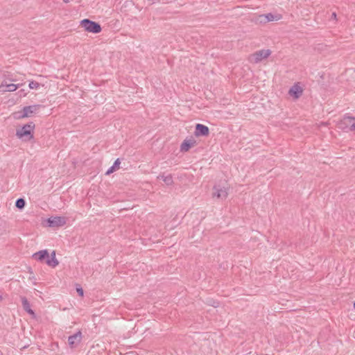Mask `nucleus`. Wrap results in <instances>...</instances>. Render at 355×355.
<instances>
[{"label": "nucleus", "mask_w": 355, "mask_h": 355, "mask_svg": "<svg viewBox=\"0 0 355 355\" xmlns=\"http://www.w3.org/2000/svg\"><path fill=\"white\" fill-rule=\"evenodd\" d=\"M196 144V141L194 138L190 137L187 138L183 141L182 144L180 145V151L181 152H187L189 149L194 146Z\"/></svg>", "instance_id": "obj_11"}, {"label": "nucleus", "mask_w": 355, "mask_h": 355, "mask_svg": "<svg viewBox=\"0 0 355 355\" xmlns=\"http://www.w3.org/2000/svg\"><path fill=\"white\" fill-rule=\"evenodd\" d=\"M26 205V201L24 198H19L15 202V207L19 209H22Z\"/></svg>", "instance_id": "obj_18"}, {"label": "nucleus", "mask_w": 355, "mask_h": 355, "mask_svg": "<svg viewBox=\"0 0 355 355\" xmlns=\"http://www.w3.org/2000/svg\"><path fill=\"white\" fill-rule=\"evenodd\" d=\"M120 164H121L120 159L119 158L116 159L114 161L113 165L107 171V172L105 173V175H110V174L114 173V171H116L117 169H119Z\"/></svg>", "instance_id": "obj_16"}, {"label": "nucleus", "mask_w": 355, "mask_h": 355, "mask_svg": "<svg viewBox=\"0 0 355 355\" xmlns=\"http://www.w3.org/2000/svg\"><path fill=\"white\" fill-rule=\"evenodd\" d=\"M33 257L40 262H45L48 266L55 268L59 264V261L55 258V252L53 251L49 255L47 250H40L33 254Z\"/></svg>", "instance_id": "obj_1"}, {"label": "nucleus", "mask_w": 355, "mask_h": 355, "mask_svg": "<svg viewBox=\"0 0 355 355\" xmlns=\"http://www.w3.org/2000/svg\"><path fill=\"white\" fill-rule=\"evenodd\" d=\"M332 17L336 19V14L335 12L332 13Z\"/></svg>", "instance_id": "obj_21"}, {"label": "nucleus", "mask_w": 355, "mask_h": 355, "mask_svg": "<svg viewBox=\"0 0 355 355\" xmlns=\"http://www.w3.org/2000/svg\"><path fill=\"white\" fill-rule=\"evenodd\" d=\"M271 54V51L269 49H261L254 52L251 55V61L254 63H259L262 60L268 58Z\"/></svg>", "instance_id": "obj_5"}, {"label": "nucleus", "mask_w": 355, "mask_h": 355, "mask_svg": "<svg viewBox=\"0 0 355 355\" xmlns=\"http://www.w3.org/2000/svg\"><path fill=\"white\" fill-rule=\"evenodd\" d=\"M338 127L345 131H355V118L350 116H345L338 123Z\"/></svg>", "instance_id": "obj_4"}, {"label": "nucleus", "mask_w": 355, "mask_h": 355, "mask_svg": "<svg viewBox=\"0 0 355 355\" xmlns=\"http://www.w3.org/2000/svg\"><path fill=\"white\" fill-rule=\"evenodd\" d=\"M213 196L216 197L219 199H225L227 196V188L225 187H220V185H215L214 187Z\"/></svg>", "instance_id": "obj_8"}, {"label": "nucleus", "mask_w": 355, "mask_h": 355, "mask_svg": "<svg viewBox=\"0 0 355 355\" xmlns=\"http://www.w3.org/2000/svg\"><path fill=\"white\" fill-rule=\"evenodd\" d=\"M259 18L261 19V21H278L282 18V16L280 15H273L272 13H267L264 15H261L259 16Z\"/></svg>", "instance_id": "obj_13"}, {"label": "nucleus", "mask_w": 355, "mask_h": 355, "mask_svg": "<svg viewBox=\"0 0 355 355\" xmlns=\"http://www.w3.org/2000/svg\"><path fill=\"white\" fill-rule=\"evenodd\" d=\"M19 85H15V84H8L6 81H3L1 85H0V91L1 92H14L15 91L18 87Z\"/></svg>", "instance_id": "obj_14"}, {"label": "nucleus", "mask_w": 355, "mask_h": 355, "mask_svg": "<svg viewBox=\"0 0 355 355\" xmlns=\"http://www.w3.org/2000/svg\"><path fill=\"white\" fill-rule=\"evenodd\" d=\"M47 223L49 227H58L66 224V218L64 216H53L47 219Z\"/></svg>", "instance_id": "obj_7"}, {"label": "nucleus", "mask_w": 355, "mask_h": 355, "mask_svg": "<svg viewBox=\"0 0 355 355\" xmlns=\"http://www.w3.org/2000/svg\"><path fill=\"white\" fill-rule=\"evenodd\" d=\"M302 92L303 90L302 87L297 84H295L293 86H292L288 91L290 96L295 99L299 98L300 96L302 94Z\"/></svg>", "instance_id": "obj_12"}, {"label": "nucleus", "mask_w": 355, "mask_h": 355, "mask_svg": "<svg viewBox=\"0 0 355 355\" xmlns=\"http://www.w3.org/2000/svg\"><path fill=\"white\" fill-rule=\"evenodd\" d=\"M194 135L196 137H207L209 135V129L207 125L197 123L196 125Z\"/></svg>", "instance_id": "obj_9"}, {"label": "nucleus", "mask_w": 355, "mask_h": 355, "mask_svg": "<svg viewBox=\"0 0 355 355\" xmlns=\"http://www.w3.org/2000/svg\"><path fill=\"white\" fill-rule=\"evenodd\" d=\"M2 300V297L0 295V300Z\"/></svg>", "instance_id": "obj_23"}, {"label": "nucleus", "mask_w": 355, "mask_h": 355, "mask_svg": "<svg viewBox=\"0 0 355 355\" xmlns=\"http://www.w3.org/2000/svg\"><path fill=\"white\" fill-rule=\"evenodd\" d=\"M42 105H33L29 106H25L23 107L21 111V114L19 116V118H25L30 117L33 114H35L40 107H42Z\"/></svg>", "instance_id": "obj_6"}, {"label": "nucleus", "mask_w": 355, "mask_h": 355, "mask_svg": "<svg viewBox=\"0 0 355 355\" xmlns=\"http://www.w3.org/2000/svg\"><path fill=\"white\" fill-rule=\"evenodd\" d=\"M21 301L24 309L30 315H35V312L31 308V304L26 297H21Z\"/></svg>", "instance_id": "obj_15"}, {"label": "nucleus", "mask_w": 355, "mask_h": 355, "mask_svg": "<svg viewBox=\"0 0 355 355\" xmlns=\"http://www.w3.org/2000/svg\"><path fill=\"white\" fill-rule=\"evenodd\" d=\"M0 355H1V354H0Z\"/></svg>", "instance_id": "obj_24"}, {"label": "nucleus", "mask_w": 355, "mask_h": 355, "mask_svg": "<svg viewBox=\"0 0 355 355\" xmlns=\"http://www.w3.org/2000/svg\"><path fill=\"white\" fill-rule=\"evenodd\" d=\"M158 178H162V180L167 185H171L173 183V178H172L171 175H166V176H165L164 175H159L158 177Z\"/></svg>", "instance_id": "obj_17"}, {"label": "nucleus", "mask_w": 355, "mask_h": 355, "mask_svg": "<svg viewBox=\"0 0 355 355\" xmlns=\"http://www.w3.org/2000/svg\"><path fill=\"white\" fill-rule=\"evenodd\" d=\"M76 291L80 296H83V290L81 287L77 288Z\"/></svg>", "instance_id": "obj_20"}, {"label": "nucleus", "mask_w": 355, "mask_h": 355, "mask_svg": "<svg viewBox=\"0 0 355 355\" xmlns=\"http://www.w3.org/2000/svg\"><path fill=\"white\" fill-rule=\"evenodd\" d=\"M354 309H355V302H354Z\"/></svg>", "instance_id": "obj_22"}, {"label": "nucleus", "mask_w": 355, "mask_h": 355, "mask_svg": "<svg viewBox=\"0 0 355 355\" xmlns=\"http://www.w3.org/2000/svg\"><path fill=\"white\" fill-rule=\"evenodd\" d=\"M82 333L78 331L68 338V343L71 348L76 347L82 340Z\"/></svg>", "instance_id": "obj_10"}, {"label": "nucleus", "mask_w": 355, "mask_h": 355, "mask_svg": "<svg viewBox=\"0 0 355 355\" xmlns=\"http://www.w3.org/2000/svg\"><path fill=\"white\" fill-rule=\"evenodd\" d=\"M80 25L87 32L98 33L101 31V25L98 23L92 21L89 19H84L80 21Z\"/></svg>", "instance_id": "obj_3"}, {"label": "nucleus", "mask_w": 355, "mask_h": 355, "mask_svg": "<svg viewBox=\"0 0 355 355\" xmlns=\"http://www.w3.org/2000/svg\"><path fill=\"white\" fill-rule=\"evenodd\" d=\"M35 123L29 122L23 125L21 128L17 129L16 135L18 138L24 141H30L33 138V130Z\"/></svg>", "instance_id": "obj_2"}, {"label": "nucleus", "mask_w": 355, "mask_h": 355, "mask_svg": "<svg viewBox=\"0 0 355 355\" xmlns=\"http://www.w3.org/2000/svg\"><path fill=\"white\" fill-rule=\"evenodd\" d=\"M40 85L39 83H37L36 81H34V80H32V81L30 82L28 86H29L30 89H37V88H39Z\"/></svg>", "instance_id": "obj_19"}]
</instances>
